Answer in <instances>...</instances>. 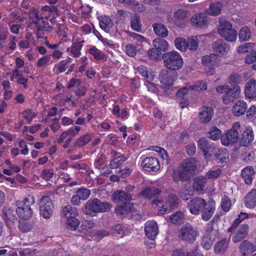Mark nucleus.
I'll use <instances>...</instances> for the list:
<instances>
[{
  "mask_svg": "<svg viewBox=\"0 0 256 256\" xmlns=\"http://www.w3.org/2000/svg\"><path fill=\"white\" fill-rule=\"evenodd\" d=\"M164 66L168 70H176L183 66V60L179 52L171 51L164 54L162 56Z\"/></svg>",
  "mask_w": 256,
  "mask_h": 256,
  "instance_id": "7ed1b4c3",
  "label": "nucleus"
},
{
  "mask_svg": "<svg viewBox=\"0 0 256 256\" xmlns=\"http://www.w3.org/2000/svg\"><path fill=\"white\" fill-rule=\"evenodd\" d=\"M142 166L145 170L148 172L158 171L160 168L158 160L154 157L144 158L142 162Z\"/></svg>",
  "mask_w": 256,
  "mask_h": 256,
  "instance_id": "ddd939ff",
  "label": "nucleus"
},
{
  "mask_svg": "<svg viewBox=\"0 0 256 256\" xmlns=\"http://www.w3.org/2000/svg\"><path fill=\"white\" fill-rule=\"evenodd\" d=\"M204 235L214 240L218 236V232L210 224L207 226Z\"/></svg>",
  "mask_w": 256,
  "mask_h": 256,
  "instance_id": "3c124183",
  "label": "nucleus"
},
{
  "mask_svg": "<svg viewBox=\"0 0 256 256\" xmlns=\"http://www.w3.org/2000/svg\"><path fill=\"white\" fill-rule=\"evenodd\" d=\"M230 240L226 238H222L214 245V250L216 254L224 252L228 249Z\"/></svg>",
  "mask_w": 256,
  "mask_h": 256,
  "instance_id": "c85d7f7f",
  "label": "nucleus"
},
{
  "mask_svg": "<svg viewBox=\"0 0 256 256\" xmlns=\"http://www.w3.org/2000/svg\"><path fill=\"white\" fill-rule=\"evenodd\" d=\"M126 160V158L123 155L118 156L114 158L110 162V168H116L122 164Z\"/></svg>",
  "mask_w": 256,
  "mask_h": 256,
  "instance_id": "052dcab7",
  "label": "nucleus"
},
{
  "mask_svg": "<svg viewBox=\"0 0 256 256\" xmlns=\"http://www.w3.org/2000/svg\"><path fill=\"white\" fill-rule=\"evenodd\" d=\"M215 54H210L209 56L206 55L202 57V63L204 66L212 67L215 64Z\"/></svg>",
  "mask_w": 256,
  "mask_h": 256,
  "instance_id": "09e8293b",
  "label": "nucleus"
},
{
  "mask_svg": "<svg viewBox=\"0 0 256 256\" xmlns=\"http://www.w3.org/2000/svg\"><path fill=\"white\" fill-rule=\"evenodd\" d=\"M146 234L150 240H154L158 232V226L155 221H148L145 224Z\"/></svg>",
  "mask_w": 256,
  "mask_h": 256,
  "instance_id": "f3484780",
  "label": "nucleus"
},
{
  "mask_svg": "<svg viewBox=\"0 0 256 256\" xmlns=\"http://www.w3.org/2000/svg\"><path fill=\"white\" fill-rule=\"evenodd\" d=\"M214 114L213 109L210 106H203L199 112L198 118L202 123H208L210 121Z\"/></svg>",
  "mask_w": 256,
  "mask_h": 256,
  "instance_id": "6ab92c4d",
  "label": "nucleus"
},
{
  "mask_svg": "<svg viewBox=\"0 0 256 256\" xmlns=\"http://www.w3.org/2000/svg\"><path fill=\"white\" fill-rule=\"evenodd\" d=\"M215 211L214 204L212 203L206 204V206L202 210V218L203 220H209Z\"/></svg>",
  "mask_w": 256,
  "mask_h": 256,
  "instance_id": "c756f323",
  "label": "nucleus"
},
{
  "mask_svg": "<svg viewBox=\"0 0 256 256\" xmlns=\"http://www.w3.org/2000/svg\"><path fill=\"white\" fill-rule=\"evenodd\" d=\"M256 173L252 166H248L242 170L241 176L246 184H250L252 182L253 176Z\"/></svg>",
  "mask_w": 256,
  "mask_h": 256,
  "instance_id": "5701e85b",
  "label": "nucleus"
},
{
  "mask_svg": "<svg viewBox=\"0 0 256 256\" xmlns=\"http://www.w3.org/2000/svg\"><path fill=\"white\" fill-rule=\"evenodd\" d=\"M160 193L159 189L154 187H148L142 190L140 194L145 198L149 199L156 198Z\"/></svg>",
  "mask_w": 256,
  "mask_h": 256,
  "instance_id": "7c9ffc66",
  "label": "nucleus"
},
{
  "mask_svg": "<svg viewBox=\"0 0 256 256\" xmlns=\"http://www.w3.org/2000/svg\"><path fill=\"white\" fill-rule=\"evenodd\" d=\"M66 227L71 230H76L80 224V222L76 216L68 218L66 220Z\"/></svg>",
  "mask_w": 256,
  "mask_h": 256,
  "instance_id": "6e6d98bb",
  "label": "nucleus"
},
{
  "mask_svg": "<svg viewBox=\"0 0 256 256\" xmlns=\"http://www.w3.org/2000/svg\"><path fill=\"white\" fill-rule=\"evenodd\" d=\"M207 179L204 176H200L195 178L194 182V189L198 192L202 191L206 182Z\"/></svg>",
  "mask_w": 256,
  "mask_h": 256,
  "instance_id": "58836bf2",
  "label": "nucleus"
},
{
  "mask_svg": "<svg viewBox=\"0 0 256 256\" xmlns=\"http://www.w3.org/2000/svg\"><path fill=\"white\" fill-rule=\"evenodd\" d=\"M231 206V200L226 195L222 196L221 200V206L224 212H228Z\"/></svg>",
  "mask_w": 256,
  "mask_h": 256,
  "instance_id": "0e129e2a",
  "label": "nucleus"
},
{
  "mask_svg": "<svg viewBox=\"0 0 256 256\" xmlns=\"http://www.w3.org/2000/svg\"><path fill=\"white\" fill-rule=\"evenodd\" d=\"M126 54L132 57L134 56L137 52V49L135 45L129 44L126 46Z\"/></svg>",
  "mask_w": 256,
  "mask_h": 256,
  "instance_id": "338daca9",
  "label": "nucleus"
},
{
  "mask_svg": "<svg viewBox=\"0 0 256 256\" xmlns=\"http://www.w3.org/2000/svg\"><path fill=\"white\" fill-rule=\"evenodd\" d=\"M245 96L248 98L256 97V81L254 79L250 80L245 86Z\"/></svg>",
  "mask_w": 256,
  "mask_h": 256,
  "instance_id": "b1692460",
  "label": "nucleus"
},
{
  "mask_svg": "<svg viewBox=\"0 0 256 256\" xmlns=\"http://www.w3.org/2000/svg\"><path fill=\"white\" fill-rule=\"evenodd\" d=\"M242 77L238 73H232L228 77V83L232 85H238L242 82Z\"/></svg>",
  "mask_w": 256,
  "mask_h": 256,
  "instance_id": "e2e57ef3",
  "label": "nucleus"
},
{
  "mask_svg": "<svg viewBox=\"0 0 256 256\" xmlns=\"http://www.w3.org/2000/svg\"><path fill=\"white\" fill-rule=\"evenodd\" d=\"M240 252L242 256L248 255L256 250L254 245L250 242L244 240L242 242L239 246Z\"/></svg>",
  "mask_w": 256,
  "mask_h": 256,
  "instance_id": "393cba45",
  "label": "nucleus"
},
{
  "mask_svg": "<svg viewBox=\"0 0 256 256\" xmlns=\"http://www.w3.org/2000/svg\"><path fill=\"white\" fill-rule=\"evenodd\" d=\"M184 218V214L181 211H178L174 213L170 216V220L173 224H178Z\"/></svg>",
  "mask_w": 256,
  "mask_h": 256,
  "instance_id": "680f3d73",
  "label": "nucleus"
},
{
  "mask_svg": "<svg viewBox=\"0 0 256 256\" xmlns=\"http://www.w3.org/2000/svg\"><path fill=\"white\" fill-rule=\"evenodd\" d=\"M222 8V4L219 2H215L209 5L206 12L212 16H216L220 14Z\"/></svg>",
  "mask_w": 256,
  "mask_h": 256,
  "instance_id": "4c0bfd02",
  "label": "nucleus"
},
{
  "mask_svg": "<svg viewBox=\"0 0 256 256\" xmlns=\"http://www.w3.org/2000/svg\"><path fill=\"white\" fill-rule=\"evenodd\" d=\"M134 211L132 203L128 202L122 206H118L115 209L117 216L122 218L131 217V214Z\"/></svg>",
  "mask_w": 256,
  "mask_h": 256,
  "instance_id": "2eb2a0df",
  "label": "nucleus"
},
{
  "mask_svg": "<svg viewBox=\"0 0 256 256\" xmlns=\"http://www.w3.org/2000/svg\"><path fill=\"white\" fill-rule=\"evenodd\" d=\"M248 214L245 212H240L238 215V218H236L232 224V226L228 229V232H233L234 230V228H236L238 227L239 224L242 222L244 220L248 218Z\"/></svg>",
  "mask_w": 256,
  "mask_h": 256,
  "instance_id": "49530a36",
  "label": "nucleus"
},
{
  "mask_svg": "<svg viewBox=\"0 0 256 256\" xmlns=\"http://www.w3.org/2000/svg\"><path fill=\"white\" fill-rule=\"evenodd\" d=\"M212 48L215 55H225L227 51L230 49L229 46L227 45L222 40H218L212 44Z\"/></svg>",
  "mask_w": 256,
  "mask_h": 256,
  "instance_id": "a211bd4d",
  "label": "nucleus"
},
{
  "mask_svg": "<svg viewBox=\"0 0 256 256\" xmlns=\"http://www.w3.org/2000/svg\"><path fill=\"white\" fill-rule=\"evenodd\" d=\"M148 54L149 58L151 60H158L162 54V52L154 47L148 51Z\"/></svg>",
  "mask_w": 256,
  "mask_h": 256,
  "instance_id": "69168bd1",
  "label": "nucleus"
},
{
  "mask_svg": "<svg viewBox=\"0 0 256 256\" xmlns=\"http://www.w3.org/2000/svg\"><path fill=\"white\" fill-rule=\"evenodd\" d=\"M174 45L178 50L182 52L186 51V42L184 38H176L174 40Z\"/></svg>",
  "mask_w": 256,
  "mask_h": 256,
  "instance_id": "bf43d9fd",
  "label": "nucleus"
},
{
  "mask_svg": "<svg viewBox=\"0 0 256 256\" xmlns=\"http://www.w3.org/2000/svg\"><path fill=\"white\" fill-rule=\"evenodd\" d=\"M112 231L114 234H120L122 237L130 232L128 228L120 224L113 226L112 227Z\"/></svg>",
  "mask_w": 256,
  "mask_h": 256,
  "instance_id": "37998d69",
  "label": "nucleus"
},
{
  "mask_svg": "<svg viewBox=\"0 0 256 256\" xmlns=\"http://www.w3.org/2000/svg\"><path fill=\"white\" fill-rule=\"evenodd\" d=\"M100 28L106 32H110L114 24L110 17L106 16H102L98 18Z\"/></svg>",
  "mask_w": 256,
  "mask_h": 256,
  "instance_id": "bb28decb",
  "label": "nucleus"
},
{
  "mask_svg": "<svg viewBox=\"0 0 256 256\" xmlns=\"http://www.w3.org/2000/svg\"><path fill=\"white\" fill-rule=\"evenodd\" d=\"M92 138L90 133H86L78 138L74 144L75 147H82L88 143Z\"/></svg>",
  "mask_w": 256,
  "mask_h": 256,
  "instance_id": "ea45409f",
  "label": "nucleus"
},
{
  "mask_svg": "<svg viewBox=\"0 0 256 256\" xmlns=\"http://www.w3.org/2000/svg\"><path fill=\"white\" fill-rule=\"evenodd\" d=\"M82 42H74L72 44V47L70 48V53L74 57H79L80 54V50L82 47Z\"/></svg>",
  "mask_w": 256,
  "mask_h": 256,
  "instance_id": "8fccbe9b",
  "label": "nucleus"
},
{
  "mask_svg": "<svg viewBox=\"0 0 256 256\" xmlns=\"http://www.w3.org/2000/svg\"><path fill=\"white\" fill-rule=\"evenodd\" d=\"M247 109L246 103L242 100H238L232 108L234 116H239L244 114Z\"/></svg>",
  "mask_w": 256,
  "mask_h": 256,
  "instance_id": "4be33fe9",
  "label": "nucleus"
},
{
  "mask_svg": "<svg viewBox=\"0 0 256 256\" xmlns=\"http://www.w3.org/2000/svg\"><path fill=\"white\" fill-rule=\"evenodd\" d=\"M73 59L68 58L64 60L60 61L58 65L55 66L54 71L57 74L65 72L68 68L66 74L72 72L75 68V64L73 62Z\"/></svg>",
  "mask_w": 256,
  "mask_h": 256,
  "instance_id": "9b49d317",
  "label": "nucleus"
},
{
  "mask_svg": "<svg viewBox=\"0 0 256 256\" xmlns=\"http://www.w3.org/2000/svg\"><path fill=\"white\" fill-rule=\"evenodd\" d=\"M254 134L251 127H248L242 134L241 143L243 146L247 145L254 140Z\"/></svg>",
  "mask_w": 256,
  "mask_h": 256,
  "instance_id": "72a5a7b5",
  "label": "nucleus"
},
{
  "mask_svg": "<svg viewBox=\"0 0 256 256\" xmlns=\"http://www.w3.org/2000/svg\"><path fill=\"white\" fill-rule=\"evenodd\" d=\"M209 134L210 138L216 140H218L220 138H222L221 130L216 126H212L210 128L208 132Z\"/></svg>",
  "mask_w": 256,
  "mask_h": 256,
  "instance_id": "de8ad7c7",
  "label": "nucleus"
},
{
  "mask_svg": "<svg viewBox=\"0 0 256 256\" xmlns=\"http://www.w3.org/2000/svg\"><path fill=\"white\" fill-rule=\"evenodd\" d=\"M198 234L197 230L190 224L187 223L180 228L178 236L182 240L192 242L196 240Z\"/></svg>",
  "mask_w": 256,
  "mask_h": 256,
  "instance_id": "423d86ee",
  "label": "nucleus"
},
{
  "mask_svg": "<svg viewBox=\"0 0 256 256\" xmlns=\"http://www.w3.org/2000/svg\"><path fill=\"white\" fill-rule=\"evenodd\" d=\"M130 26L132 28L137 32H141L142 23L140 18L138 14H134L130 17Z\"/></svg>",
  "mask_w": 256,
  "mask_h": 256,
  "instance_id": "c9c22d12",
  "label": "nucleus"
},
{
  "mask_svg": "<svg viewBox=\"0 0 256 256\" xmlns=\"http://www.w3.org/2000/svg\"><path fill=\"white\" fill-rule=\"evenodd\" d=\"M244 204L246 208H254L256 206V189L248 192L244 198Z\"/></svg>",
  "mask_w": 256,
  "mask_h": 256,
  "instance_id": "cd10ccee",
  "label": "nucleus"
},
{
  "mask_svg": "<svg viewBox=\"0 0 256 256\" xmlns=\"http://www.w3.org/2000/svg\"><path fill=\"white\" fill-rule=\"evenodd\" d=\"M240 128L239 122L235 123L230 130L222 136L220 140L222 144L224 146H228L236 142L239 138L238 130Z\"/></svg>",
  "mask_w": 256,
  "mask_h": 256,
  "instance_id": "6e6552de",
  "label": "nucleus"
},
{
  "mask_svg": "<svg viewBox=\"0 0 256 256\" xmlns=\"http://www.w3.org/2000/svg\"><path fill=\"white\" fill-rule=\"evenodd\" d=\"M190 21L194 26H202L206 24L207 17L204 14L199 13L192 16Z\"/></svg>",
  "mask_w": 256,
  "mask_h": 256,
  "instance_id": "2f4dec72",
  "label": "nucleus"
},
{
  "mask_svg": "<svg viewBox=\"0 0 256 256\" xmlns=\"http://www.w3.org/2000/svg\"><path fill=\"white\" fill-rule=\"evenodd\" d=\"M137 70L142 76L146 78L148 82H150L154 80V75L151 74H148V70L145 66H138L137 68Z\"/></svg>",
  "mask_w": 256,
  "mask_h": 256,
  "instance_id": "603ef678",
  "label": "nucleus"
},
{
  "mask_svg": "<svg viewBox=\"0 0 256 256\" xmlns=\"http://www.w3.org/2000/svg\"><path fill=\"white\" fill-rule=\"evenodd\" d=\"M249 232V226L246 224H241L238 228L234 232V234L232 236V240L234 243H238L240 242L244 238H246Z\"/></svg>",
  "mask_w": 256,
  "mask_h": 256,
  "instance_id": "f8f14e48",
  "label": "nucleus"
},
{
  "mask_svg": "<svg viewBox=\"0 0 256 256\" xmlns=\"http://www.w3.org/2000/svg\"><path fill=\"white\" fill-rule=\"evenodd\" d=\"M5 220L6 226L12 229L16 222V218L12 213V212L10 210H8L6 211L5 214Z\"/></svg>",
  "mask_w": 256,
  "mask_h": 256,
  "instance_id": "a19ab883",
  "label": "nucleus"
},
{
  "mask_svg": "<svg viewBox=\"0 0 256 256\" xmlns=\"http://www.w3.org/2000/svg\"><path fill=\"white\" fill-rule=\"evenodd\" d=\"M159 79L160 82L164 86H171L174 82V78L166 70H162L159 74Z\"/></svg>",
  "mask_w": 256,
  "mask_h": 256,
  "instance_id": "a878e982",
  "label": "nucleus"
},
{
  "mask_svg": "<svg viewBox=\"0 0 256 256\" xmlns=\"http://www.w3.org/2000/svg\"><path fill=\"white\" fill-rule=\"evenodd\" d=\"M198 162L194 158L186 160L182 163V166L187 169L192 174L196 170Z\"/></svg>",
  "mask_w": 256,
  "mask_h": 256,
  "instance_id": "e433bc0d",
  "label": "nucleus"
},
{
  "mask_svg": "<svg viewBox=\"0 0 256 256\" xmlns=\"http://www.w3.org/2000/svg\"><path fill=\"white\" fill-rule=\"evenodd\" d=\"M206 206L205 200L200 198H194L188 204L190 212L193 214H198Z\"/></svg>",
  "mask_w": 256,
  "mask_h": 256,
  "instance_id": "9d476101",
  "label": "nucleus"
},
{
  "mask_svg": "<svg viewBox=\"0 0 256 256\" xmlns=\"http://www.w3.org/2000/svg\"><path fill=\"white\" fill-rule=\"evenodd\" d=\"M218 30L220 35L228 42H234L237 38V32L232 28V24L228 21H220Z\"/></svg>",
  "mask_w": 256,
  "mask_h": 256,
  "instance_id": "39448f33",
  "label": "nucleus"
},
{
  "mask_svg": "<svg viewBox=\"0 0 256 256\" xmlns=\"http://www.w3.org/2000/svg\"><path fill=\"white\" fill-rule=\"evenodd\" d=\"M89 52L96 60H102L106 57V55L101 50L94 46L90 48Z\"/></svg>",
  "mask_w": 256,
  "mask_h": 256,
  "instance_id": "13d9d810",
  "label": "nucleus"
},
{
  "mask_svg": "<svg viewBox=\"0 0 256 256\" xmlns=\"http://www.w3.org/2000/svg\"><path fill=\"white\" fill-rule=\"evenodd\" d=\"M211 154L210 160L215 161L220 166H224L228 162L229 158V152L226 148H221L219 149H214Z\"/></svg>",
  "mask_w": 256,
  "mask_h": 256,
  "instance_id": "1a4fd4ad",
  "label": "nucleus"
},
{
  "mask_svg": "<svg viewBox=\"0 0 256 256\" xmlns=\"http://www.w3.org/2000/svg\"><path fill=\"white\" fill-rule=\"evenodd\" d=\"M62 212L67 219L78 216L76 208L69 204L66 205L63 208Z\"/></svg>",
  "mask_w": 256,
  "mask_h": 256,
  "instance_id": "c03bdc74",
  "label": "nucleus"
},
{
  "mask_svg": "<svg viewBox=\"0 0 256 256\" xmlns=\"http://www.w3.org/2000/svg\"><path fill=\"white\" fill-rule=\"evenodd\" d=\"M172 256H192L184 248L174 250L172 252Z\"/></svg>",
  "mask_w": 256,
  "mask_h": 256,
  "instance_id": "774afa93",
  "label": "nucleus"
},
{
  "mask_svg": "<svg viewBox=\"0 0 256 256\" xmlns=\"http://www.w3.org/2000/svg\"><path fill=\"white\" fill-rule=\"evenodd\" d=\"M198 146L200 150H202L204 158L207 160H210L211 157V154L210 153L214 150V146L206 138H201L198 141Z\"/></svg>",
  "mask_w": 256,
  "mask_h": 256,
  "instance_id": "dca6fc26",
  "label": "nucleus"
},
{
  "mask_svg": "<svg viewBox=\"0 0 256 256\" xmlns=\"http://www.w3.org/2000/svg\"><path fill=\"white\" fill-rule=\"evenodd\" d=\"M28 16L30 20H31V23L36 24V26L39 25L40 20H42L44 18L40 12L34 8L30 10Z\"/></svg>",
  "mask_w": 256,
  "mask_h": 256,
  "instance_id": "473e14b6",
  "label": "nucleus"
},
{
  "mask_svg": "<svg viewBox=\"0 0 256 256\" xmlns=\"http://www.w3.org/2000/svg\"><path fill=\"white\" fill-rule=\"evenodd\" d=\"M34 198L32 196H28L23 201L17 202L18 208L16 212L20 218L28 220L32 216V210L30 205L34 203Z\"/></svg>",
  "mask_w": 256,
  "mask_h": 256,
  "instance_id": "20e7f679",
  "label": "nucleus"
},
{
  "mask_svg": "<svg viewBox=\"0 0 256 256\" xmlns=\"http://www.w3.org/2000/svg\"><path fill=\"white\" fill-rule=\"evenodd\" d=\"M251 36L250 32L247 27L242 28L238 33L240 40L242 42L248 40Z\"/></svg>",
  "mask_w": 256,
  "mask_h": 256,
  "instance_id": "864d4df0",
  "label": "nucleus"
},
{
  "mask_svg": "<svg viewBox=\"0 0 256 256\" xmlns=\"http://www.w3.org/2000/svg\"><path fill=\"white\" fill-rule=\"evenodd\" d=\"M192 174L181 166L178 170L174 172L173 178L175 181L188 180Z\"/></svg>",
  "mask_w": 256,
  "mask_h": 256,
  "instance_id": "aec40b11",
  "label": "nucleus"
},
{
  "mask_svg": "<svg viewBox=\"0 0 256 256\" xmlns=\"http://www.w3.org/2000/svg\"><path fill=\"white\" fill-rule=\"evenodd\" d=\"M112 207L110 203L107 202H102L99 199L94 198L90 199L86 202L84 211L86 214L94 216L97 213L108 212Z\"/></svg>",
  "mask_w": 256,
  "mask_h": 256,
  "instance_id": "f257e3e1",
  "label": "nucleus"
},
{
  "mask_svg": "<svg viewBox=\"0 0 256 256\" xmlns=\"http://www.w3.org/2000/svg\"><path fill=\"white\" fill-rule=\"evenodd\" d=\"M154 32L162 38H166L168 35V30L166 27L161 23H154L152 24Z\"/></svg>",
  "mask_w": 256,
  "mask_h": 256,
  "instance_id": "f704fd0d",
  "label": "nucleus"
},
{
  "mask_svg": "<svg viewBox=\"0 0 256 256\" xmlns=\"http://www.w3.org/2000/svg\"><path fill=\"white\" fill-rule=\"evenodd\" d=\"M198 40L197 37L192 36L188 38L186 42V48H188L190 50L195 51L197 50L198 44Z\"/></svg>",
  "mask_w": 256,
  "mask_h": 256,
  "instance_id": "5fc2aeb1",
  "label": "nucleus"
},
{
  "mask_svg": "<svg viewBox=\"0 0 256 256\" xmlns=\"http://www.w3.org/2000/svg\"><path fill=\"white\" fill-rule=\"evenodd\" d=\"M154 46L159 50L161 52L168 50V42L161 38H156L153 40Z\"/></svg>",
  "mask_w": 256,
  "mask_h": 256,
  "instance_id": "79ce46f5",
  "label": "nucleus"
},
{
  "mask_svg": "<svg viewBox=\"0 0 256 256\" xmlns=\"http://www.w3.org/2000/svg\"><path fill=\"white\" fill-rule=\"evenodd\" d=\"M76 194L78 195V196L82 200H84L89 198L90 194V191L89 189L82 187L78 189Z\"/></svg>",
  "mask_w": 256,
  "mask_h": 256,
  "instance_id": "4d7b16f0",
  "label": "nucleus"
},
{
  "mask_svg": "<svg viewBox=\"0 0 256 256\" xmlns=\"http://www.w3.org/2000/svg\"><path fill=\"white\" fill-rule=\"evenodd\" d=\"M216 91L219 94H224L222 101L224 104H228L240 97L241 90L238 85L230 88L228 85L224 84L217 86Z\"/></svg>",
  "mask_w": 256,
  "mask_h": 256,
  "instance_id": "f03ea898",
  "label": "nucleus"
},
{
  "mask_svg": "<svg viewBox=\"0 0 256 256\" xmlns=\"http://www.w3.org/2000/svg\"><path fill=\"white\" fill-rule=\"evenodd\" d=\"M178 198L174 194H170L166 200V206L170 210L176 208L178 205Z\"/></svg>",
  "mask_w": 256,
  "mask_h": 256,
  "instance_id": "a18cd8bd",
  "label": "nucleus"
},
{
  "mask_svg": "<svg viewBox=\"0 0 256 256\" xmlns=\"http://www.w3.org/2000/svg\"><path fill=\"white\" fill-rule=\"evenodd\" d=\"M113 201L120 204H128L132 200V194H128L123 190H118L112 195Z\"/></svg>",
  "mask_w": 256,
  "mask_h": 256,
  "instance_id": "4468645a",
  "label": "nucleus"
},
{
  "mask_svg": "<svg viewBox=\"0 0 256 256\" xmlns=\"http://www.w3.org/2000/svg\"><path fill=\"white\" fill-rule=\"evenodd\" d=\"M42 26L38 25L36 26V37L38 38H46L45 36L52 31V28L44 20H42Z\"/></svg>",
  "mask_w": 256,
  "mask_h": 256,
  "instance_id": "412c9836",
  "label": "nucleus"
},
{
  "mask_svg": "<svg viewBox=\"0 0 256 256\" xmlns=\"http://www.w3.org/2000/svg\"><path fill=\"white\" fill-rule=\"evenodd\" d=\"M40 214L46 219L52 217L53 214L54 204L49 196H42L39 202Z\"/></svg>",
  "mask_w": 256,
  "mask_h": 256,
  "instance_id": "0eeeda50",
  "label": "nucleus"
}]
</instances>
